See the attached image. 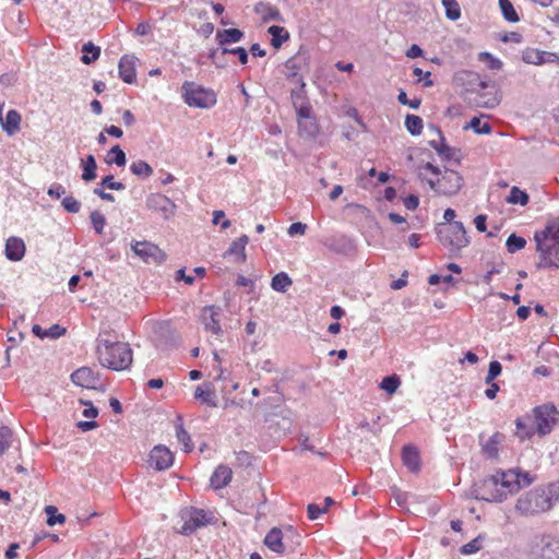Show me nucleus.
<instances>
[{
    "instance_id": "f257e3e1",
    "label": "nucleus",
    "mask_w": 559,
    "mask_h": 559,
    "mask_svg": "<svg viewBox=\"0 0 559 559\" xmlns=\"http://www.w3.org/2000/svg\"><path fill=\"white\" fill-rule=\"evenodd\" d=\"M532 481L533 478L528 473H519L514 469L497 472L484 479L477 498L489 502H501L522 486L531 485Z\"/></svg>"
},
{
    "instance_id": "f03ea898",
    "label": "nucleus",
    "mask_w": 559,
    "mask_h": 559,
    "mask_svg": "<svg viewBox=\"0 0 559 559\" xmlns=\"http://www.w3.org/2000/svg\"><path fill=\"white\" fill-rule=\"evenodd\" d=\"M96 356L99 364L115 371L130 368L133 354L130 345L110 331H102L96 340Z\"/></svg>"
},
{
    "instance_id": "7ed1b4c3",
    "label": "nucleus",
    "mask_w": 559,
    "mask_h": 559,
    "mask_svg": "<svg viewBox=\"0 0 559 559\" xmlns=\"http://www.w3.org/2000/svg\"><path fill=\"white\" fill-rule=\"evenodd\" d=\"M534 239L539 255V269L559 267V215L550 218L543 230L536 231Z\"/></svg>"
},
{
    "instance_id": "20e7f679",
    "label": "nucleus",
    "mask_w": 559,
    "mask_h": 559,
    "mask_svg": "<svg viewBox=\"0 0 559 559\" xmlns=\"http://www.w3.org/2000/svg\"><path fill=\"white\" fill-rule=\"evenodd\" d=\"M440 170L431 163L420 167V176L425 177L431 189L444 195L455 194L462 187V177L454 170H445L439 177Z\"/></svg>"
},
{
    "instance_id": "39448f33",
    "label": "nucleus",
    "mask_w": 559,
    "mask_h": 559,
    "mask_svg": "<svg viewBox=\"0 0 559 559\" xmlns=\"http://www.w3.org/2000/svg\"><path fill=\"white\" fill-rule=\"evenodd\" d=\"M437 235L441 245L448 249L451 254L459 253L469 243L466 230L461 222L441 224L438 227Z\"/></svg>"
},
{
    "instance_id": "423d86ee",
    "label": "nucleus",
    "mask_w": 559,
    "mask_h": 559,
    "mask_svg": "<svg viewBox=\"0 0 559 559\" xmlns=\"http://www.w3.org/2000/svg\"><path fill=\"white\" fill-rule=\"evenodd\" d=\"M181 96L188 106L197 108H211L217 100L214 91L190 81L182 84Z\"/></svg>"
},
{
    "instance_id": "0eeeda50",
    "label": "nucleus",
    "mask_w": 559,
    "mask_h": 559,
    "mask_svg": "<svg viewBox=\"0 0 559 559\" xmlns=\"http://www.w3.org/2000/svg\"><path fill=\"white\" fill-rule=\"evenodd\" d=\"M551 509V504L542 488H535L522 495L515 504V510L524 516L536 515Z\"/></svg>"
},
{
    "instance_id": "6e6552de",
    "label": "nucleus",
    "mask_w": 559,
    "mask_h": 559,
    "mask_svg": "<svg viewBox=\"0 0 559 559\" xmlns=\"http://www.w3.org/2000/svg\"><path fill=\"white\" fill-rule=\"evenodd\" d=\"M559 413L551 404L536 406L533 409L534 424L539 436H546L551 432L557 424Z\"/></svg>"
},
{
    "instance_id": "1a4fd4ad",
    "label": "nucleus",
    "mask_w": 559,
    "mask_h": 559,
    "mask_svg": "<svg viewBox=\"0 0 559 559\" xmlns=\"http://www.w3.org/2000/svg\"><path fill=\"white\" fill-rule=\"evenodd\" d=\"M131 249L134 254L146 264H162L166 261V253L150 241H132Z\"/></svg>"
},
{
    "instance_id": "9d476101",
    "label": "nucleus",
    "mask_w": 559,
    "mask_h": 559,
    "mask_svg": "<svg viewBox=\"0 0 559 559\" xmlns=\"http://www.w3.org/2000/svg\"><path fill=\"white\" fill-rule=\"evenodd\" d=\"M183 524L180 528L182 535H191L198 528L205 526L210 523L207 513L201 509H190L181 514Z\"/></svg>"
},
{
    "instance_id": "9b49d317",
    "label": "nucleus",
    "mask_w": 559,
    "mask_h": 559,
    "mask_svg": "<svg viewBox=\"0 0 559 559\" xmlns=\"http://www.w3.org/2000/svg\"><path fill=\"white\" fill-rule=\"evenodd\" d=\"M222 310L216 306H206L201 310L200 321L204 326V330L215 336H221L223 333L219 318Z\"/></svg>"
},
{
    "instance_id": "f8f14e48",
    "label": "nucleus",
    "mask_w": 559,
    "mask_h": 559,
    "mask_svg": "<svg viewBox=\"0 0 559 559\" xmlns=\"http://www.w3.org/2000/svg\"><path fill=\"white\" fill-rule=\"evenodd\" d=\"M174 463L173 452L165 445H156L150 452L148 464L156 471L169 468Z\"/></svg>"
},
{
    "instance_id": "ddd939ff",
    "label": "nucleus",
    "mask_w": 559,
    "mask_h": 559,
    "mask_svg": "<svg viewBox=\"0 0 559 559\" xmlns=\"http://www.w3.org/2000/svg\"><path fill=\"white\" fill-rule=\"evenodd\" d=\"M148 210L159 213L164 218H168L175 213V203L164 194L153 193L146 199Z\"/></svg>"
},
{
    "instance_id": "4468645a",
    "label": "nucleus",
    "mask_w": 559,
    "mask_h": 559,
    "mask_svg": "<svg viewBox=\"0 0 559 559\" xmlns=\"http://www.w3.org/2000/svg\"><path fill=\"white\" fill-rule=\"evenodd\" d=\"M136 62L138 58L133 55H124L120 58L118 64L119 78L128 84L136 81Z\"/></svg>"
},
{
    "instance_id": "2eb2a0df",
    "label": "nucleus",
    "mask_w": 559,
    "mask_h": 559,
    "mask_svg": "<svg viewBox=\"0 0 559 559\" xmlns=\"http://www.w3.org/2000/svg\"><path fill=\"white\" fill-rule=\"evenodd\" d=\"M74 384L86 389H96L99 384V377L88 367H82L71 374Z\"/></svg>"
},
{
    "instance_id": "dca6fc26",
    "label": "nucleus",
    "mask_w": 559,
    "mask_h": 559,
    "mask_svg": "<svg viewBox=\"0 0 559 559\" xmlns=\"http://www.w3.org/2000/svg\"><path fill=\"white\" fill-rule=\"evenodd\" d=\"M307 66V58L302 53H297L289 58L284 64V74L288 80L300 82L304 85L299 72Z\"/></svg>"
},
{
    "instance_id": "f3484780",
    "label": "nucleus",
    "mask_w": 559,
    "mask_h": 559,
    "mask_svg": "<svg viewBox=\"0 0 559 559\" xmlns=\"http://www.w3.org/2000/svg\"><path fill=\"white\" fill-rule=\"evenodd\" d=\"M254 13L260 17L261 22H281L283 20L282 14L277 7L270 2L259 1L254 5Z\"/></svg>"
},
{
    "instance_id": "a211bd4d",
    "label": "nucleus",
    "mask_w": 559,
    "mask_h": 559,
    "mask_svg": "<svg viewBox=\"0 0 559 559\" xmlns=\"http://www.w3.org/2000/svg\"><path fill=\"white\" fill-rule=\"evenodd\" d=\"M25 254V243L19 237H10L5 242V257L10 261H21Z\"/></svg>"
},
{
    "instance_id": "6ab92c4d",
    "label": "nucleus",
    "mask_w": 559,
    "mask_h": 559,
    "mask_svg": "<svg viewBox=\"0 0 559 559\" xmlns=\"http://www.w3.org/2000/svg\"><path fill=\"white\" fill-rule=\"evenodd\" d=\"M515 436L521 440L531 439L537 431L530 416L519 417L515 420Z\"/></svg>"
},
{
    "instance_id": "aec40b11",
    "label": "nucleus",
    "mask_w": 559,
    "mask_h": 559,
    "mask_svg": "<svg viewBox=\"0 0 559 559\" xmlns=\"http://www.w3.org/2000/svg\"><path fill=\"white\" fill-rule=\"evenodd\" d=\"M231 477V469L226 465H219L216 467L213 475L211 476V486L215 490L222 489L230 483Z\"/></svg>"
},
{
    "instance_id": "412c9836",
    "label": "nucleus",
    "mask_w": 559,
    "mask_h": 559,
    "mask_svg": "<svg viewBox=\"0 0 559 559\" xmlns=\"http://www.w3.org/2000/svg\"><path fill=\"white\" fill-rule=\"evenodd\" d=\"M22 121L21 114L15 109H10L7 112L5 120L2 119L1 126L3 131L8 135H14L20 131V126Z\"/></svg>"
},
{
    "instance_id": "4be33fe9",
    "label": "nucleus",
    "mask_w": 559,
    "mask_h": 559,
    "mask_svg": "<svg viewBox=\"0 0 559 559\" xmlns=\"http://www.w3.org/2000/svg\"><path fill=\"white\" fill-rule=\"evenodd\" d=\"M245 34L238 28L219 29L216 32L215 38L223 48L233 43H239Z\"/></svg>"
},
{
    "instance_id": "5701e85b",
    "label": "nucleus",
    "mask_w": 559,
    "mask_h": 559,
    "mask_svg": "<svg viewBox=\"0 0 559 559\" xmlns=\"http://www.w3.org/2000/svg\"><path fill=\"white\" fill-rule=\"evenodd\" d=\"M402 460L404 465L411 472H418L420 468L419 453L416 448L412 445H405L402 451Z\"/></svg>"
},
{
    "instance_id": "b1692460",
    "label": "nucleus",
    "mask_w": 559,
    "mask_h": 559,
    "mask_svg": "<svg viewBox=\"0 0 559 559\" xmlns=\"http://www.w3.org/2000/svg\"><path fill=\"white\" fill-rule=\"evenodd\" d=\"M283 534L278 528H272L264 538V544L274 552L282 554L285 550L283 545Z\"/></svg>"
},
{
    "instance_id": "393cba45",
    "label": "nucleus",
    "mask_w": 559,
    "mask_h": 559,
    "mask_svg": "<svg viewBox=\"0 0 559 559\" xmlns=\"http://www.w3.org/2000/svg\"><path fill=\"white\" fill-rule=\"evenodd\" d=\"M504 436L500 432L493 433L484 444L483 452L489 459H496L499 453V447L503 442Z\"/></svg>"
},
{
    "instance_id": "a878e982",
    "label": "nucleus",
    "mask_w": 559,
    "mask_h": 559,
    "mask_svg": "<svg viewBox=\"0 0 559 559\" xmlns=\"http://www.w3.org/2000/svg\"><path fill=\"white\" fill-rule=\"evenodd\" d=\"M194 397L199 400L202 404H205L210 407L217 406V397L215 391L206 385V389H203L202 385L197 386L194 392Z\"/></svg>"
},
{
    "instance_id": "bb28decb",
    "label": "nucleus",
    "mask_w": 559,
    "mask_h": 559,
    "mask_svg": "<svg viewBox=\"0 0 559 559\" xmlns=\"http://www.w3.org/2000/svg\"><path fill=\"white\" fill-rule=\"evenodd\" d=\"M82 167V179L86 182L93 181L96 178V160L95 157L90 154L84 159L81 160Z\"/></svg>"
},
{
    "instance_id": "cd10ccee",
    "label": "nucleus",
    "mask_w": 559,
    "mask_h": 559,
    "mask_svg": "<svg viewBox=\"0 0 559 559\" xmlns=\"http://www.w3.org/2000/svg\"><path fill=\"white\" fill-rule=\"evenodd\" d=\"M249 238L247 235H242L237 240L233 241L228 251L229 255H236L240 261L246 259V246L248 245Z\"/></svg>"
},
{
    "instance_id": "c85d7f7f",
    "label": "nucleus",
    "mask_w": 559,
    "mask_h": 559,
    "mask_svg": "<svg viewBox=\"0 0 559 559\" xmlns=\"http://www.w3.org/2000/svg\"><path fill=\"white\" fill-rule=\"evenodd\" d=\"M267 32L272 36L271 44L274 48H280L289 38L288 32L282 26L272 25Z\"/></svg>"
},
{
    "instance_id": "c756f323",
    "label": "nucleus",
    "mask_w": 559,
    "mask_h": 559,
    "mask_svg": "<svg viewBox=\"0 0 559 559\" xmlns=\"http://www.w3.org/2000/svg\"><path fill=\"white\" fill-rule=\"evenodd\" d=\"M298 130L301 136L313 138L317 135L319 128L314 118L299 119Z\"/></svg>"
},
{
    "instance_id": "7c9ffc66",
    "label": "nucleus",
    "mask_w": 559,
    "mask_h": 559,
    "mask_svg": "<svg viewBox=\"0 0 559 559\" xmlns=\"http://www.w3.org/2000/svg\"><path fill=\"white\" fill-rule=\"evenodd\" d=\"M176 437L179 443L182 445L185 452H191L193 450L191 437L183 428L181 418H178V424H176Z\"/></svg>"
},
{
    "instance_id": "2f4dec72",
    "label": "nucleus",
    "mask_w": 559,
    "mask_h": 559,
    "mask_svg": "<svg viewBox=\"0 0 559 559\" xmlns=\"http://www.w3.org/2000/svg\"><path fill=\"white\" fill-rule=\"evenodd\" d=\"M293 284L292 278L285 272H280L273 276L271 287L275 292L285 293Z\"/></svg>"
},
{
    "instance_id": "473e14b6",
    "label": "nucleus",
    "mask_w": 559,
    "mask_h": 559,
    "mask_svg": "<svg viewBox=\"0 0 559 559\" xmlns=\"http://www.w3.org/2000/svg\"><path fill=\"white\" fill-rule=\"evenodd\" d=\"M82 51H83V56L81 57V61L84 64H91L92 62L97 60L100 56V48L95 46L91 41L83 45Z\"/></svg>"
},
{
    "instance_id": "72a5a7b5",
    "label": "nucleus",
    "mask_w": 559,
    "mask_h": 559,
    "mask_svg": "<svg viewBox=\"0 0 559 559\" xmlns=\"http://www.w3.org/2000/svg\"><path fill=\"white\" fill-rule=\"evenodd\" d=\"M130 171L140 178L146 179L153 175V168L144 160L138 159L130 165Z\"/></svg>"
},
{
    "instance_id": "f704fd0d",
    "label": "nucleus",
    "mask_w": 559,
    "mask_h": 559,
    "mask_svg": "<svg viewBox=\"0 0 559 559\" xmlns=\"http://www.w3.org/2000/svg\"><path fill=\"white\" fill-rule=\"evenodd\" d=\"M499 8L508 22L516 23L520 21L519 14L510 0H499Z\"/></svg>"
},
{
    "instance_id": "c9c22d12",
    "label": "nucleus",
    "mask_w": 559,
    "mask_h": 559,
    "mask_svg": "<svg viewBox=\"0 0 559 559\" xmlns=\"http://www.w3.org/2000/svg\"><path fill=\"white\" fill-rule=\"evenodd\" d=\"M405 127L412 135H419L424 128L423 119L416 115H407L405 118Z\"/></svg>"
},
{
    "instance_id": "e433bc0d",
    "label": "nucleus",
    "mask_w": 559,
    "mask_h": 559,
    "mask_svg": "<svg viewBox=\"0 0 559 559\" xmlns=\"http://www.w3.org/2000/svg\"><path fill=\"white\" fill-rule=\"evenodd\" d=\"M528 194L518 187H512L510 194L507 198V202L510 204L526 205L528 203Z\"/></svg>"
},
{
    "instance_id": "4c0bfd02",
    "label": "nucleus",
    "mask_w": 559,
    "mask_h": 559,
    "mask_svg": "<svg viewBox=\"0 0 559 559\" xmlns=\"http://www.w3.org/2000/svg\"><path fill=\"white\" fill-rule=\"evenodd\" d=\"M441 2L449 20L457 21L461 17V7L456 0H441Z\"/></svg>"
},
{
    "instance_id": "58836bf2",
    "label": "nucleus",
    "mask_w": 559,
    "mask_h": 559,
    "mask_svg": "<svg viewBox=\"0 0 559 559\" xmlns=\"http://www.w3.org/2000/svg\"><path fill=\"white\" fill-rule=\"evenodd\" d=\"M401 385V380L396 374L388 376L382 379L379 386L390 395L394 394Z\"/></svg>"
},
{
    "instance_id": "ea45409f",
    "label": "nucleus",
    "mask_w": 559,
    "mask_h": 559,
    "mask_svg": "<svg viewBox=\"0 0 559 559\" xmlns=\"http://www.w3.org/2000/svg\"><path fill=\"white\" fill-rule=\"evenodd\" d=\"M106 162L107 164H116L119 167L124 166L127 163L126 154L119 145H116L108 152Z\"/></svg>"
},
{
    "instance_id": "a19ab883",
    "label": "nucleus",
    "mask_w": 559,
    "mask_h": 559,
    "mask_svg": "<svg viewBox=\"0 0 559 559\" xmlns=\"http://www.w3.org/2000/svg\"><path fill=\"white\" fill-rule=\"evenodd\" d=\"M500 103L498 96L496 94H479L477 96V98L475 99V104L477 107H483V108H488V109H491V108H495L496 106H498Z\"/></svg>"
},
{
    "instance_id": "79ce46f5",
    "label": "nucleus",
    "mask_w": 559,
    "mask_h": 559,
    "mask_svg": "<svg viewBox=\"0 0 559 559\" xmlns=\"http://www.w3.org/2000/svg\"><path fill=\"white\" fill-rule=\"evenodd\" d=\"M468 128L473 129L478 134H489L492 131L491 126L487 121H483L480 117H474Z\"/></svg>"
},
{
    "instance_id": "37998d69",
    "label": "nucleus",
    "mask_w": 559,
    "mask_h": 559,
    "mask_svg": "<svg viewBox=\"0 0 559 559\" xmlns=\"http://www.w3.org/2000/svg\"><path fill=\"white\" fill-rule=\"evenodd\" d=\"M45 512L48 516L47 524L49 526H53L56 524H62L66 522V516L61 513H58V509L53 506L46 507Z\"/></svg>"
},
{
    "instance_id": "c03bdc74",
    "label": "nucleus",
    "mask_w": 559,
    "mask_h": 559,
    "mask_svg": "<svg viewBox=\"0 0 559 559\" xmlns=\"http://www.w3.org/2000/svg\"><path fill=\"white\" fill-rule=\"evenodd\" d=\"M478 60L485 62L490 70H500L503 66L500 59L487 51L480 52L478 55Z\"/></svg>"
},
{
    "instance_id": "a18cd8bd",
    "label": "nucleus",
    "mask_w": 559,
    "mask_h": 559,
    "mask_svg": "<svg viewBox=\"0 0 559 559\" xmlns=\"http://www.w3.org/2000/svg\"><path fill=\"white\" fill-rule=\"evenodd\" d=\"M506 245L508 251L514 253L525 247L526 240L523 237L512 234L509 236Z\"/></svg>"
},
{
    "instance_id": "49530a36",
    "label": "nucleus",
    "mask_w": 559,
    "mask_h": 559,
    "mask_svg": "<svg viewBox=\"0 0 559 559\" xmlns=\"http://www.w3.org/2000/svg\"><path fill=\"white\" fill-rule=\"evenodd\" d=\"M91 223L93 225L94 230L97 234H99V235L103 234L105 225H106V218L100 212L93 211L91 213Z\"/></svg>"
},
{
    "instance_id": "de8ad7c7",
    "label": "nucleus",
    "mask_w": 559,
    "mask_h": 559,
    "mask_svg": "<svg viewBox=\"0 0 559 559\" xmlns=\"http://www.w3.org/2000/svg\"><path fill=\"white\" fill-rule=\"evenodd\" d=\"M523 60L526 63L542 64L545 62L544 52H540V51H537L534 49L526 50L523 53Z\"/></svg>"
},
{
    "instance_id": "09e8293b",
    "label": "nucleus",
    "mask_w": 559,
    "mask_h": 559,
    "mask_svg": "<svg viewBox=\"0 0 559 559\" xmlns=\"http://www.w3.org/2000/svg\"><path fill=\"white\" fill-rule=\"evenodd\" d=\"M542 490L546 493L551 507L554 506V502L559 500V480L549 484L546 488H542Z\"/></svg>"
},
{
    "instance_id": "8fccbe9b",
    "label": "nucleus",
    "mask_w": 559,
    "mask_h": 559,
    "mask_svg": "<svg viewBox=\"0 0 559 559\" xmlns=\"http://www.w3.org/2000/svg\"><path fill=\"white\" fill-rule=\"evenodd\" d=\"M63 209L68 212V213H79L80 210H81V203L80 201H78L72 195H68L66 198H63L62 202H61Z\"/></svg>"
},
{
    "instance_id": "3c124183",
    "label": "nucleus",
    "mask_w": 559,
    "mask_h": 559,
    "mask_svg": "<svg viewBox=\"0 0 559 559\" xmlns=\"http://www.w3.org/2000/svg\"><path fill=\"white\" fill-rule=\"evenodd\" d=\"M222 52L224 55H235L236 57H238L241 64H246L248 62V52L242 47H237V48L224 47V48H222Z\"/></svg>"
},
{
    "instance_id": "603ef678",
    "label": "nucleus",
    "mask_w": 559,
    "mask_h": 559,
    "mask_svg": "<svg viewBox=\"0 0 559 559\" xmlns=\"http://www.w3.org/2000/svg\"><path fill=\"white\" fill-rule=\"evenodd\" d=\"M11 430L7 427H0V455L10 447L11 444Z\"/></svg>"
},
{
    "instance_id": "864d4df0",
    "label": "nucleus",
    "mask_w": 559,
    "mask_h": 559,
    "mask_svg": "<svg viewBox=\"0 0 559 559\" xmlns=\"http://www.w3.org/2000/svg\"><path fill=\"white\" fill-rule=\"evenodd\" d=\"M325 512V507H322L321 503H310L307 507L308 518L311 521L319 519Z\"/></svg>"
},
{
    "instance_id": "5fc2aeb1",
    "label": "nucleus",
    "mask_w": 559,
    "mask_h": 559,
    "mask_svg": "<svg viewBox=\"0 0 559 559\" xmlns=\"http://www.w3.org/2000/svg\"><path fill=\"white\" fill-rule=\"evenodd\" d=\"M501 370L502 367L499 361H491L486 377V383L492 382L501 373Z\"/></svg>"
},
{
    "instance_id": "6e6d98bb",
    "label": "nucleus",
    "mask_w": 559,
    "mask_h": 559,
    "mask_svg": "<svg viewBox=\"0 0 559 559\" xmlns=\"http://www.w3.org/2000/svg\"><path fill=\"white\" fill-rule=\"evenodd\" d=\"M100 186L106 187L111 190H117V191L123 190L126 188L122 182L115 181L114 176H111V175L106 176L102 180Z\"/></svg>"
},
{
    "instance_id": "4d7b16f0",
    "label": "nucleus",
    "mask_w": 559,
    "mask_h": 559,
    "mask_svg": "<svg viewBox=\"0 0 559 559\" xmlns=\"http://www.w3.org/2000/svg\"><path fill=\"white\" fill-rule=\"evenodd\" d=\"M397 100H399V103H401L403 105H408L413 109H417L420 106V99H418V98H414L412 100L408 99L407 94L404 91H400V93L397 95Z\"/></svg>"
},
{
    "instance_id": "13d9d810",
    "label": "nucleus",
    "mask_w": 559,
    "mask_h": 559,
    "mask_svg": "<svg viewBox=\"0 0 559 559\" xmlns=\"http://www.w3.org/2000/svg\"><path fill=\"white\" fill-rule=\"evenodd\" d=\"M66 333V329L59 324H53L49 329H46V337L48 338H59Z\"/></svg>"
},
{
    "instance_id": "bf43d9fd",
    "label": "nucleus",
    "mask_w": 559,
    "mask_h": 559,
    "mask_svg": "<svg viewBox=\"0 0 559 559\" xmlns=\"http://www.w3.org/2000/svg\"><path fill=\"white\" fill-rule=\"evenodd\" d=\"M307 225L300 222L293 223L288 228V235L294 237L296 235H304L306 233Z\"/></svg>"
},
{
    "instance_id": "052dcab7",
    "label": "nucleus",
    "mask_w": 559,
    "mask_h": 559,
    "mask_svg": "<svg viewBox=\"0 0 559 559\" xmlns=\"http://www.w3.org/2000/svg\"><path fill=\"white\" fill-rule=\"evenodd\" d=\"M297 118L298 120L313 118L311 116V106L308 103H305L297 108Z\"/></svg>"
},
{
    "instance_id": "680f3d73",
    "label": "nucleus",
    "mask_w": 559,
    "mask_h": 559,
    "mask_svg": "<svg viewBox=\"0 0 559 559\" xmlns=\"http://www.w3.org/2000/svg\"><path fill=\"white\" fill-rule=\"evenodd\" d=\"M47 193L51 198L59 199L66 193V189L62 185L55 183L48 189Z\"/></svg>"
},
{
    "instance_id": "e2e57ef3",
    "label": "nucleus",
    "mask_w": 559,
    "mask_h": 559,
    "mask_svg": "<svg viewBox=\"0 0 559 559\" xmlns=\"http://www.w3.org/2000/svg\"><path fill=\"white\" fill-rule=\"evenodd\" d=\"M403 203L407 210L414 211L419 205V199L418 197L411 194L404 199Z\"/></svg>"
},
{
    "instance_id": "0e129e2a",
    "label": "nucleus",
    "mask_w": 559,
    "mask_h": 559,
    "mask_svg": "<svg viewBox=\"0 0 559 559\" xmlns=\"http://www.w3.org/2000/svg\"><path fill=\"white\" fill-rule=\"evenodd\" d=\"M479 549V545H478V542L477 539H474L467 544H465L463 547H462V554L464 555H471V554H474L476 552L477 550Z\"/></svg>"
},
{
    "instance_id": "69168bd1",
    "label": "nucleus",
    "mask_w": 559,
    "mask_h": 559,
    "mask_svg": "<svg viewBox=\"0 0 559 559\" xmlns=\"http://www.w3.org/2000/svg\"><path fill=\"white\" fill-rule=\"evenodd\" d=\"M486 221H487V216L486 215H477L474 219V224H475V227L476 229L479 231V233H484L486 231Z\"/></svg>"
},
{
    "instance_id": "338daca9",
    "label": "nucleus",
    "mask_w": 559,
    "mask_h": 559,
    "mask_svg": "<svg viewBox=\"0 0 559 559\" xmlns=\"http://www.w3.org/2000/svg\"><path fill=\"white\" fill-rule=\"evenodd\" d=\"M502 41L520 44L522 41V35L516 32H510L502 37Z\"/></svg>"
},
{
    "instance_id": "774afa93",
    "label": "nucleus",
    "mask_w": 559,
    "mask_h": 559,
    "mask_svg": "<svg viewBox=\"0 0 559 559\" xmlns=\"http://www.w3.org/2000/svg\"><path fill=\"white\" fill-rule=\"evenodd\" d=\"M406 56H407L408 58H412V59H414V58H418V57H421V56H423V49H421L418 45L413 44V45L408 48V50L406 51Z\"/></svg>"
}]
</instances>
